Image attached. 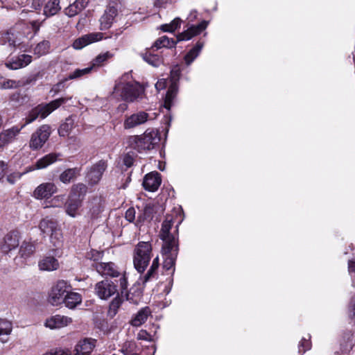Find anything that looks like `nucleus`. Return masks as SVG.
Listing matches in <instances>:
<instances>
[{
    "label": "nucleus",
    "instance_id": "obj_38",
    "mask_svg": "<svg viewBox=\"0 0 355 355\" xmlns=\"http://www.w3.org/2000/svg\"><path fill=\"white\" fill-rule=\"evenodd\" d=\"M202 46V43L197 42L196 46L186 54L184 60L187 65H189L198 56Z\"/></svg>",
    "mask_w": 355,
    "mask_h": 355
},
{
    "label": "nucleus",
    "instance_id": "obj_48",
    "mask_svg": "<svg viewBox=\"0 0 355 355\" xmlns=\"http://www.w3.org/2000/svg\"><path fill=\"white\" fill-rule=\"evenodd\" d=\"M137 338L141 340L152 341L153 336L148 334L146 330L141 329L138 332Z\"/></svg>",
    "mask_w": 355,
    "mask_h": 355
},
{
    "label": "nucleus",
    "instance_id": "obj_59",
    "mask_svg": "<svg viewBox=\"0 0 355 355\" xmlns=\"http://www.w3.org/2000/svg\"><path fill=\"white\" fill-rule=\"evenodd\" d=\"M6 168H7V164L3 161L0 160V180L3 177Z\"/></svg>",
    "mask_w": 355,
    "mask_h": 355
},
{
    "label": "nucleus",
    "instance_id": "obj_1",
    "mask_svg": "<svg viewBox=\"0 0 355 355\" xmlns=\"http://www.w3.org/2000/svg\"><path fill=\"white\" fill-rule=\"evenodd\" d=\"M67 100L68 98H59L49 103H42L33 108L24 119L25 122L20 128L13 126L0 133V148H3L12 143L26 125L33 122L38 117L42 119H45L54 110L65 103Z\"/></svg>",
    "mask_w": 355,
    "mask_h": 355
},
{
    "label": "nucleus",
    "instance_id": "obj_51",
    "mask_svg": "<svg viewBox=\"0 0 355 355\" xmlns=\"http://www.w3.org/2000/svg\"><path fill=\"white\" fill-rule=\"evenodd\" d=\"M22 173H13L8 175L6 178L7 181L11 184H15L18 180L21 178Z\"/></svg>",
    "mask_w": 355,
    "mask_h": 355
},
{
    "label": "nucleus",
    "instance_id": "obj_64",
    "mask_svg": "<svg viewBox=\"0 0 355 355\" xmlns=\"http://www.w3.org/2000/svg\"><path fill=\"white\" fill-rule=\"evenodd\" d=\"M119 108L122 111H125L128 109V105L125 103H122L119 105Z\"/></svg>",
    "mask_w": 355,
    "mask_h": 355
},
{
    "label": "nucleus",
    "instance_id": "obj_16",
    "mask_svg": "<svg viewBox=\"0 0 355 355\" xmlns=\"http://www.w3.org/2000/svg\"><path fill=\"white\" fill-rule=\"evenodd\" d=\"M107 168V164L103 160H100L94 164L87 173V178L91 184H97L102 178L103 173Z\"/></svg>",
    "mask_w": 355,
    "mask_h": 355
},
{
    "label": "nucleus",
    "instance_id": "obj_11",
    "mask_svg": "<svg viewBox=\"0 0 355 355\" xmlns=\"http://www.w3.org/2000/svg\"><path fill=\"white\" fill-rule=\"evenodd\" d=\"M178 245H162V253L164 256L163 267L166 270L173 268V272L175 270L174 266L178 254Z\"/></svg>",
    "mask_w": 355,
    "mask_h": 355
},
{
    "label": "nucleus",
    "instance_id": "obj_21",
    "mask_svg": "<svg viewBox=\"0 0 355 355\" xmlns=\"http://www.w3.org/2000/svg\"><path fill=\"white\" fill-rule=\"evenodd\" d=\"M72 322V319L69 317L55 315L47 318L44 325L51 329H60L64 327Z\"/></svg>",
    "mask_w": 355,
    "mask_h": 355
},
{
    "label": "nucleus",
    "instance_id": "obj_54",
    "mask_svg": "<svg viewBox=\"0 0 355 355\" xmlns=\"http://www.w3.org/2000/svg\"><path fill=\"white\" fill-rule=\"evenodd\" d=\"M12 33H7L5 35L4 40L8 41L9 46L14 47L17 45V42L15 40L12 39Z\"/></svg>",
    "mask_w": 355,
    "mask_h": 355
},
{
    "label": "nucleus",
    "instance_id": "obj_18",
    "mask_svg": "<svg viewBox=\"0 0 355 355\" xmlns=\"http://www.w3.org/2000/svg\"><path fill=\"white\" fill-rule=\"evenodd\" d=\"M83 198L69 195L65 203V211L67 215L76 218L80 214L79 209L82 206Z\"/></svg>",
    "mask_w": 355,
    "mask_h": 355
},
{
    "label": "nucleus",
    "instance_id": "obj_46",
    "mask_svg": "<svg viewBox=\"0 0 355 355\" xmlns=\"http://www.w3.org/2000/svg\"><path fill=\"white\" fill-rule=\"evenodd\" d=\"M122 300L120 297L118 295L112 301V302L110 304L109 308V314L111 315H116L118 309L121 305Z\"/></svg>",
    "mask_w": 355,
    "mask_h": 355
},
{
    "label": "nucleus",
    "instance_id": "obj_2",
    "mask_svg": "<svg viewBox=\"0 0 355 355\" xmlns=\"http://www.w3.org/2000/svg\"><path fill=\"white\" fill-rule=\"evenodd\" d=\"M130 77L128 73L123 75L114 89V93L119 94L127 102H134L139 98H142L144 94V88L137 82L129 81Z\"/></svg>",
    "mask_w": 355,
    "mask_h": 355
},
{
    "label": "nucleus",
    "instance_id": "obj_7",
    "mask_svg": "<svg viewBox=\"0 0 355 355\" xmlns=\"http://www.w3.org/2000/svg\"><path fill=\"white\" fill-rule=\"evenodd\" d=\"M70 289L71 286L67 282L64 280L58 281L52 286L49 293V302L53 306L62 304Z\"/></svg>",
    "mask_w": 355,
    "mask_h": 355
},
{
    "label": "nucleus",
    "instance_id": "obj_20",
    "mask_svg": "<svg viewBox=\"0 0 355 355\" xmlns=\"http://www.w3.org/2000/svg\"><path fill=\"white\" fill-rule=\"evenodd\" d=\"M103 38V34L102 33H91L76 40L73 43V46L76 49H81L88 44L101 40Z\"/></svg>",
    "mask_w": 355,
    "mask_h": 355
},
{
    "label": "nucleus",
    "instance_id": "obj_31",
    "mask_svg": "<svg viewBox=\"0 0 355 355\" xmlns=\"http://www.w3.org/2000/svg\"><path fill=\"white\" fill-rule=\"evenodd\" d=\"M155 213V206L151 203H148L144 207L142 212L137 217L138 223H144L150 221Z\"/></svg>",
    "mask_w": 355,
    "mask_h": 355
},
{
    "label": "nucleus",
    "instance_id": "obj_41",
    "mask_svg": "<svg viewBox=\"0 0 355 355\" xmlns=\"http://www.w3.org/2000/svg\"><path fill=\"white\" fill-rule=\"evenodd\" d=\"M73 127V120L72 118L69 117L66 119L65 121L61 124L60 128L58 130V132L60 136L65 137L68 135L69 132L72 130Z\"/></svg>",
    "mask_w": 355,
    "mask_h": 355
},
{
    "label": "nucleus",
    "instance_id": "obj_45",
    "mask_svg": "<svg viewBox=\"0 0 355 355\" xmlns=\"http://www.w3.org/2000/svg\"><path fill=\"white\" fill-rule=\"evenodd\" d=\"M181 19L180 18H175L170 24H164L162 26V30L164 32H173L176 29L180 27Z\"/></svg>",
    "mask_w": 355,
    "mask_h": 355
},
{
    "label": "nucleus",
    "instance_id": "obj_25",
    "mask_svg": "<svg viewBox=\"0 0 355 355\" xmlns=\"http://www.w3.org/2000/svg\"><path fill=\"white\" fill-rule=\"evenodd\" d=\"M59 266L58 260L53 256L44 257L38 263L40 270L43 271H54L58 269Z\"/></svg>",
    "mask_w": 355,
    "mask_h": 355
},
{
    "label": "nucleus",
    "instance_id": "obj_63",
    "mask_svg": "<svg viewBox=\"0 0 355 355\" xmlns=\"http://www.w3.org/2000/svg\"><path fill=\"white\" fill-rule=\"evenodd\" d=\"M348 270L349 273L355 272V259L349 261Z\"/></svg>",
    "mask_w": 355,
    "mask_h": 355
},
{
    "label": "nucleus",
    "instance_id": "obj_56",
    "mask_svg": "<svg viewBox=\"0 0 355 355\" xmlns=\"http://www.w3.org/2000/svg\"><path fill=\"white\" fill-rule=\"evenodd\" d=\"M349 316L355 319V296L352 299L350 303Z\"/></svg>",
    "mask_w": 355,
    "mask_h": 355
},
{
    "label": "nucleus",
    "instance_id": "obj_57",
    "mask_svg": "<svg viewBox=\"0 0 355 355\" xmlns=\"http://www.w3.org/2000/svg\"><path fill=\"white\" fill-rule=\"evenodd\" d=\"M44 2V0H33L32 7L35 10H40Z\"/></svg>",
    "mask_w": 355,
    "mask_h": 355
},
{
    "label": "nucleus",
    "instance_id": "obj_37",
    "mask_svg": "<svg viewBox=\"0 0 355 355\" xmlns=\"http://www.w3.org/2000/svg\"><path fill=\"white\" fill-rule=\"evenodd\" d=\"M60 1L58 0H52L49 1L44 7V15L50 17L55 15L60 10Z\"/></svg>",
    "mask_w": 355,
    "mask_h": 355
},
{
    "label": "nucleus",
    "instance_id": "obj_29",
    "mask_svg": "<svg viewBox=\"0 0 355 355\" xmlns=\"http://www.w3.org/2000/svg\"><path fill=\"white\" fill-rule=\"evenodd\" d=\"M151 314L149 307L146 306L141 309L131 320L130 324L134 327H139L144 324Z\"/></svg>",
    "mask_w": 355,
    "mask_h": 355
},
{
    "label": "nucleus",
    "instance_id": "obj_32",
    "mask_svg": "<svg viewBox=\"0 0 355 355\" xmlns=\"http://www.w3.org/2000/svg\"><path fill=\"white\" fill-rule=\"evenodd\" d=\"M82 302L81 295L77 293L69 291L66 298L64 301V304L69 309H74L78 304H80Z\"/></svg>",
    "mask_w": 355,
    "mask_h": 355
},
{
    "label": "nucleus",
    "instance_id": "obj_27",
    "mask_svg": "<svg viewBox=\"0 0 355 355\" xmlns=\"http://www.w3.org/2000/svg\"><path fill=\"white\" fill-rule=\"evenodd\" d=\"M154 49H148L144 53H141L142 59L147 62L148 64L158 67L164 63V59L162 57L155 54L153 53Z\"/></svg>",
    "mask_w": 355,
    "mask_h": 355
},
{
    "label": "nucleus",
    "instance_id": "obj_28",
    "mask_svg": "<svg viewBox=\"0 0 355 355\" xmlns=\"http://www.w3.org/2000/svg\"><path fill=\"white\" fill-rule=\"evenodd\" d=\"M88 3L89 0H76L65 9V14L69 17H74L85 9Z\"/></svg>",
    "mask_w": 355,
    "mask_h": 355
},
{
    "label": "nucleus",
    "instance_id": "obj_3",
    "mask_svg": "<svg viewBox=\"0 0 355 355\" xmlns=\"http://www.w3.org/2000/svg\"><path fill=\"white\" fill-rule=\"evenodd\" d=\"M159 141V132L155 130H147L142 135L130 136L127 139L129 146L139 152L153 149Z\"/></svg>",
    "mask_w": 355,
    "mask_h": 355
},
{
    "label": "nucleus",
    "instance_id": "obj_47",
    "mask_svg": "<svg viewBox=\"0 0 355 355\" xmlns=\"http://www.w3.org/2000/svg\"><path fill=\"white\" fill-rule=\"evenodd\" d=\"M311 348L309 339L302 338L299 344V353L302 355L306 351Z\"/></svg>",
    "mask_w": 355,
    "mask_h": 355
},
{
    "label": "nucleus",
    "instance_id": "obj_4",
    "mask_svg": "<svg viewBox=\"0 0 355 355\" xmlns=\"http://www.w3.org/2000/svg\"><path fill=\"white\" fill-rule=\"evenodd\" d=\"M152 256V245L150 242L141 241L134 250L133 263L135 269L142 273L148 266Z\"/></svg>",
    "mask_w": 355,
    "mask_h": 355
},
{
    "label": "nucleus",
    "instance_id": "obj_44",
    "mask_svg": "<svg viewBox=\"0 0 355 355\" xmlns=\"http://www.w3.org/2000/svg\"><path fill=\"white\" fill-rule=\"evenodd\" d=\"M87 192V187L85 184L79 183L73 185L71 187V192L69 195H74L75 196H78L80 198H83Z\"/></svg>",
    "mask_w": 355,
    "mask_h": 355
},
{
    "label": "nucleus",
    "instance_id": "obj_60",
    "mask_svg": "<svg viewBox=\"0 0 355 355\" xmlns=\"http://www.w3.org/2000/svg\"><path fill=\"white\" fill-rule=\"evenodd\" d=\"M168 0H153V3L155 7L162 8L164 7Z\"/></svg>",
    "mask_w": 355,
    "mask_h": 355
},
{
    "label": "nucleus",
    "instance_id": "obj_36",
    "mask_svg": "<svg viewBox=\"0 0 355 355\" xmlns=\"http://www.w3.org/2000/svg\"><path fill=\"white\" fill-rule=\"evenodd\" d=\"M35 249L34 243L29 241H24L19 249V256L26 259L33 254Z\"/></svg>",
    "mask_w": 355,
    "mask_h": 355
},
{
    "label": "nucleus",
    "instance_id": "obj_13",
    "mask_svg": "<svg viewBox=\"0 0 355 355\" xmlns=\"http://www.w3.org/2000/svg\"><path fill=\"white\" fill-rule=\"evenodd\" d=\"M180 72L178 68L173 69L171 75L173 81H176L180 76ZM178 92V85L175 82H173L168 89L165 96L164 106L166 109L170 110L172 106L173 101L176 96Z\"/></svg>",
    "mask_w": 355,
    "mask_h": 355
},
{
    "label": "nucleus",
    "instance_id": "obj_35",
    "mask_svg": "<svg viewBox=\"0 0 355 355\" xmlns=\"http://www.w3.org/2000/svg\"><path fill=\"white\" fill-rule=\"evenodd\" d=\"M89 211L92 217H96L103 210V200L95 197L89 203Z\"/></svg>",
    "mask_w": 355,
    "mask_h": 355
},
{
    "label": "nucleus",
    "instance_id": "obj_22",
    "mask_svg": "<svg viewBox=\"0 0 355 355\" xmlns=\"http://www.w3.org/2000/svg\"><path fill=\"white\" fill-rule=\"evenodd\" d=\"M60 156L61 155L60 153H49L38 159L35 166L28 167L24 173L34 171L35 169L44 168L50 164L55 162Z\"/></svg>",
    "mask_w": 355,
    "mask_h": 355
},
{
    "label": "nucleus",
    "instance_id": "obj_9",
    "mask_svg": "<svg viewBox=\"0 0 355 355\" xmlns=\"http://www.w3.org/2000/svg\"><path fill=\"white\" fill-rule=\"evenodd\" d=\"M95 293L102 300H107L117 293L116 285L109 279L98 282L95 285Z\"/></svg>",
    "mask_w": 355,
    "mask_h": 355
},
{
    "label": "nucleus",
    "instance_id": "obj_19",
    "mask_svg": "<svg viewBox=\"0 0 355 355\" xmlns=\"http://www.w3.org/2000/svg\"><path fill=\"white\" fill-rule=\"evenodd\" d=\"M208 25V21H202L198 25H193L185 31L177 36V42L189 40L193 37L199 35Z\"/></svg>",
    "mask_w": 355,
    "mask_h": 355
},
{
    "label": "nucleus",
    "instance_id": "obj_43",
    "mask_svg": "<svg viewBox=\"0 0 355 355\" xmlns=\"http://www.w3.org/2000/svg\"><path fill=\"white\" fill-rule=\"evenodd\" d=\"M112 57V54L109 51L99 54L92 60V65L89 67H92V69L94 67H98L103 64L107 60Z\"/></svg>",
    "mask_w": 355,
    "mask_h": 355
},
{
    "label": "nucleus",
    "instance_id": "obj_61",
    "mask_svg": "<svg viewBox=\"0 0 355 355\" xmlns=\"http://www.w3.org/2000/svg\"><path fill=\"white\" fill-rule=\"evenodd\" d=\"M123 162L127 167H130L133 164V159L132 157L127 155L124 157Z\"/></svg>",
    "mask_w": 355,
    "mask_h": 355
},
{
    "label": "nucleus",
    "instance_id": "obj_55",
    "mask_svg": "<svg viewBox=\"0 0 355 355\" xmlns=\"http://www.w3.org/2000/svg\"><path fill=\"white\" fill-rule=\"evenodd\" d=\"M166 80L164 78L159 80L155 84V87H156L157 90H158V91L164 89L166 87Z\"/></svg>",
    "mask_w": 355,
    "mask_h": 355
},
{
    "label": "nucleus",
    "instance_id": "obj_33",
    "mask_svg": "<svg viewBox=\"0 0 355 355\" xmlns=\"http://www.w3.org/2000/svg\"><path fill=\"white\" fill-rule=\"evenodd\" d=\"M177 42H175L173 39H170L167 36H162L158 38L154 43V44L151 46L152 49L155 48L156 49H159L161 48H173L175 46Z\"/></svg>",
    "mask_w": 355,
    "mask_h": 355
},
{
    "label": "nucleus",
    "instance_id": "obj_53",
    "mask_svg": "<svg viewBox=\"0 0 355 355\" xmlns=\"http://www.w3.org/2000/svg\"><path fill=\"white\" fill-rule=\"evenodd\" d=\"M64 200L63 196H56L51 200V204L53 207H60Z\"/></svg>",
    "mask_w": 355,
    "mask_h": 355
},
{
    "label": "nucleus",
    "instance_id": "obj_23",
    "mask_svg": "<svg viewBox=\"0 0 355 355\" xmlns=\"http://www.w3.org/2000/svg\"><path fill=\"white\" fill-rule=\"evenodd\" d=\"M161 184L159 174L157 172L150 173L144 177L143 181L144 188L148 191H155L157 190Z\"/></svg>",
    "mask_w": 355,
    "mask_h": 355
},
{
    "label": "nucleus",
    "instance_id": "obj_49",
    "mask_svg": "<svg viewBox=\"0 0 355 355\" xmlns=\"http://www.w3.org/2000/svg\"><path fill=\"white\" fill-rule=\"evenodd\" d=\"M43 355H70L69 351L67 349H52Z\"/></svg>",
    "mask_w": 355,
    "mask_h": 355
},
{
    "label": "nucleus",
    "instance_id": "obj_5",
    "mask_svg": "<svg viewBox=\"0 0 355 355\" xmlns=\"http://www.w3.org/2000/svg\"><path fill=\"white\" fill-rule=\"evenodd\" d=\"M39 228L43 234L50 235V241L56 249L62 245V233L57 220L46 217L40 222Z\"/></svg>",
    "mask_w": 355,
    "mask_h": 355
},
{
    "label": "nucleus",
    "instance_id": "obj_8",
    "mask_svg": "<svg viewBox=\"0 0 355 355\" xmlns=\"http://www.w3.org/2000/svg\"><path fill=\"white\" fill-rule=\"evenodd\" d=\"M51 133L49 125H42L31 137L29 147L32 150L41 148L49 138Z\"/></svg>",
    "mask_w": 355,
    "mask_h": 355
},
{
    "label": "nucleus",
    "instance_id": "obj_50",
    "mask_svg": "<svg viewBox=\"0 0 355 355\" xmlns=\"http://www.w3.org/2000/svg\"><path fill=\"white\" fill-rule=\"evenodd\" d=\"M136 211L134 207L129 208L125 214V218L127 220L132 223L135 220Z\"/></svg>",
    "mask_w": 355,
    "mask_h": 355
},
{
    "label": "nucleus",
    "instance_id": "obj_42",
    "mask_svg": "<svg viewBox=\"0 0 355 355\" xmlns=\"http://www.w3.org/2000/svg\"><path fill=\"white\" fill-rule=\"evenodd\" d=\"M50 48V43L49 41L44 40L37 44L34 49V53L40 57L48 53Z\"/></svg>",
    "mask_w": 355,
    "mask_h": 355
},
{
    "label": "nucleus",
    "instance_id": "obj_30",
    "mask_svg": "<svg viewBox=\"0 0 355 355\" xmlns=\"http://www.w3.org/2000/svg\"><path fill=\"white\" fill-rule=\"evenodd\" d=\"M19 245L17 235L15 233L8 234L4 238V243L1 246V250L4 252H8L17 248Z\"/></svg>",
    "mask_w": 355,
    "mask_h": 355
},
{
    "label": "nucleus",
    "instance_id": "obj_34",
    "mask_svg": "<svg viewBox=\"0 0 355 355\" xmlns=\"http://www.w3.org/2000/svg\"><path fill=\"white\" fill-rule=\"evenodd\" d=\"M79 171L78 168H68L60 175L59 179L62 183L69 184L76 178Z\"/></svg>",
    "mask_w": 355,
    "mask_h": 355
},
{
    "label": "nucleus",
    "instance_id": "obj_6",
    "mask_svg": "<svg viewBox=\"0 0 355 355\" xmlns=\"http://www.w3.org/2000/svg\"><path fill=\"white\" fill-rule=\"evenodd\" d=\"M95 268L96 271L101 275H107L112 277H120L119 281L121 290V296L123 297V295H125L127 300H128V294L126 292L128 287V280L125 272L121 273L118 270L116 266L112 262L97 263H96Z\"/></svg>",
    "mask_w": 355,
    "mask_h": 355
},
{
    "label": "nucleus",
    "instance_id": "obj_15",
    "mask_svg": "<svg viewBox=\"0 0 355 355\" xmlns=\"http://www.w3.org/2000/svg\"><path fill=\"white\" fill-rule=\"evenodd\" d=\"M92 71V67H86L84 69H76L73 71L71 72L67 77L62 79L61 81L58 82L57 84L54 85L51 89V92H53L54 94H58L64 87L65 82L80 78L85 75L89 74Z\"/></svg>",
    "mask_w": 355,
    "mask_h": 355
},
{
    "label": "nucleus",
    "instance_id": "obj_40",
    "mask_svg": "<svg viewBox=\"0 0 355 355\" xmlns=\"http://www.w3.org/2000/svg\"><path fill=\"white\" fill-rule=\"evenodd\" d=\"M159 267V257H156L150 266V269L147 272V273L144 276L143 278V284H145L151 279L154 278L156 275V271Z\"/></svg>",
    "mask_w": 355,
    "mask_h": 355
},
{
    "label": "nucleus",
    "instance_id": "obj_12",
    "mask_svg": "<svg viewBox=\"0 0 355 355\" xmlns=\"http://www.w3.org/2000/svg\"><path fill=\"white\" fill-rule=\"evenodd\" d=\"M118 15V8L116 4H110L105 10L103 15L101 17L100 28L101 30L109 29L115 21Z\"/></svg>",
    "mask_w": 355,
    "mask_h": 355
},
{
    "label": "nucleus",
    "instance_id": "obj_17",
    "mask_svg": "<svg viewBox=\"0 0 355 355\" xmlns=\"http://www.w3.org/2000/svg\"><path fill=\"white\" fill-rule=\"evenodd\" d=\"M57 191V187L53 182H44L37 186L33 191L36 199L49 198Z\"/></svg>",
    "mask_w": 355,
    "mask_h": 355
},
{
    "label": "nucleus",
    "instance_id": "obj_39",
    "mask_svg": "<svg viewBox=\"0 0 355 355\" xmlns=\"http://www.w3.org/2000/svg\"><path fill=\"white\" fill-rule=\"evenodd\" d=\"M12 331V324L11 322L6 319L0 318V337L4 336H9ZM2 343L7 342V340H3L1 338Z\"/></svg>",
    "mask_w": 355,
    "mask_h": 355
},
{
    "label": "nucleus",
    "instance_id": "obj_52",
    "mask_svg": "<svg viewBox=\"0 0 355 355\" xmlns=\"http://www.w3.org/2000/svg\"><path fill=\"white\" fill-rule=\"evenodd\" d=\"M19 85V83L12 80H8L7 81H5L2 84V88L3 89H11V88H15L17 87Z\"/></svg>",
    "mask_w": 355,
    "mask_h": 355
},
{
    "label": "nucleus",
    "instance_id": "obj_62",
    "mask_svg": "<svg viewBox=\"0 0 355 355\" xmlns=\"http://www.w3.org/2000/svg\"><path fill=\"white\" fill-rule=\"evenodd\" d=\"M198 17V12L196 10H191L187 19L190 21H193Z\"/></svg>",
    "mask_w": 355,
    "mask_h": 355
},
{
    "label": "nucleus",
    "instance_id": "obj_10",
    "mask_svg": "<svg viewBox=\"0 0 355 355\" xmlns=\"http://www.w3.org/2000/svg\"><path fill=\"white\" fill-rule=\"evenodd\" d=\"M173 225V218L171 216H167L163 221L160 230L159 236L163 241L162 245H178V239L173 234L170 233V230Z\"/></svg>",
    "mask_w": 355,
    "mask_h": 355
},
{
    "label": "nucleus",
    "instance_id": "obj_24",
    "mask_svg": "<svg viewBox=\"0 0 355 355\" xmlns=\"http://www.w3.org/2000/svg\"><path fill=\"white\" fill-rule=\"evenodd\" d=\"M32 62V56L27 54H21L15 59L8 61L6 63V66L12 70L24 68Z\"/></svg>",
    "mask_w": 355,
    "mask_h": 355
},
{
    "label": "nucleus",
    "instance_id": "obj_14",
    "mask_svg": "<svg viewBox=\"0 0 355 355\" xmlns=\"http://www.w3.org/2000/svg\"><path fill=\"white\" fill-rule=\"evenodd\" d=\"M149 119V114L144 111L135 112L125 117L123 122V128L126 130L134 128L144 124Z\"/></svg>",
    "mask_w": 355,
    "mask_h": 355
},
{
    "label": "nucleus",
    "instance_id": "obj_26",
    "mask_svg": "<svg viewBox=\"0 0 355 355\" xmlns=\"http://www.w3.org/2000/svg\"><path fill=\"white\" fill-rule=\"evenodd\" d=\"M96 340L85 338L80 341L76 346L75 355H89L95 347Z\"/></svg>",
    "mask_w": 355,
    "mask_h": 355
},
{
    "label": "nucleus",
    "instance_id": "obj_58",
    "mask_svg": "<svg viewBox=\"0 0 355 355\" xmlns=\"http://www.w3.org/2000/svg\"><path fill=\"white\" fill-rule=\"evenodd\" d=\"M30 24L35 34L37 33L40 29L41 23H40L37 20H33L30 23Z\"/></svg>",
    "mask_w": 355,
    "mask_h": 355
}]
</instances>
